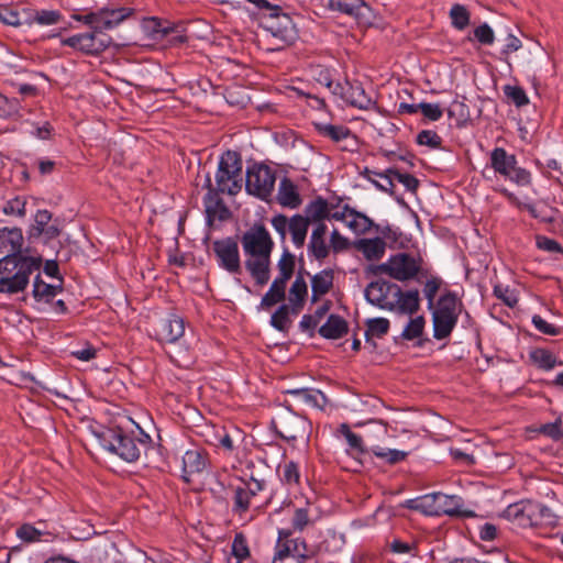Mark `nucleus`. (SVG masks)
I'll return each mask as SVG.
<instances>
[{"label": "nucleus", "mask_w": 563, "mask_h": 563, "mask_svg": "<svg viewBox=\"0 0 563 563\" xmlns=\"http://www.w3.org/2000/svg\"><path fill=\"white\" fill-rule=\"evenodd\" d=\"M390 177H394V181L404 185V187L411 192H415L419 186L418 179L411 174L400 173L398 169L394 168V172Z\"/></svg>", "instance_id": "57"}, {"label": "nucleus", "mask_w": 563, "mask_h": 563, "mask_svg": "<svg viewBox=\"0 0 563 563\" xmlns=\"http://www.w3.org/2000/svg\"><path fill=\"white\" fill-rule=\"evenodd\" d=\"M275 552L302 562L314 555V551L307 545L302 538H292L291 532L286 530L279 531Z\"/></svg>", "instance_id": "12"}, {"label": "nucleus", "mask_w": 563, "mask_h": 563, "mask_svg": "<svg viewBox=\"0 0 563 563\" xmlns=\"http://www.w3.org/2000/svg\"><path fill=\"white\" fill-rule=\"evenodd\" d=\"M232 554L238 560V563L250 558V549L246 538L242 533H236L232 542Z\"/></svg>", "instance_id": "53"}, {"label": "nucleus", "mask_w": 563, "mask_h": 563, "mask_svg": "<svg viewBox=\"0 0 563 563\" xmlns=\"http://www.w3.org/2000/svg\"><path fill=\"white\" fill-rule=\"evenodd\" d=\"M435 496H438V493L429 494L416 500H411L410 503L412 505L409 507L420 510L428 516H438V498H435Z\"/></svg>", "instance_id": "41"}, {"label": "nucleus", "mask_w": 563, "mask_h": 563, "mask_svg": "<svg viewBox=\"0 0 563 563\" xmlns=\"http://www.w3.org/2000/svg\"><path fill=\"white\" fill-rule=\"evenodd\" d=\"M319 333L325 339H340L347 333V323L340 316L331 314L327 322L319 329Z\"/></svg>", "instance_id": "33"}, {"label": "nucleus", "mask_w": 563, "mask_h": 563, "mask_svg": "<svg viewBox=\"0 0 563 563\" xmlns=\"http://www.w3.org/2000/svg\"><path fill=\"white\" fill-rule=\"evenodd\" d=\"M328 7L332 11L354 18L360 23L368 22L372 16V9L364 0H329Z\"/></svg>", "instance_id": "17"}, {"label": "nucleus", "mask_w": 563, "mask_h": 563, "mask_svg": "<svg viewBox=\"0 0 563 563\" xmlns=\"http://www.w3.org/2000/svg\"><path fill=\"white\" fill-rule=\"evenodd\" d=\"M276 172L264 164H253L246 170L245 189L262 200H267L274 190Z\"/></svg>", "instance_id": "8"}, {"label": "nucleus", "mask_w": 563, "mask_h": 563, "mask_svg": "<svg viewBox=\"0 0 563 563\" xmlns=\"http://www.w3.org/2000/svg\"><path fill=\"white\" fill-rule=\"evenodd\" d=\"M490 165L496 173L506 177L517 165V158L508 154L505 148L496 147L490 153Z\"/></svg>", "instance_id": "27"}, {"label": "nucleus", "mask_w": 563, "mask_h": 563, "mask_svg": "<svg viewBox=\"0 0 563 563\" xmlns=\"http://www.w3.org/2000/svg\"><path fill=\"white\" fill-rule=\"evenodd\" d=\"M372 453L378 459L385 460L389 464H396L406 459L408 455L405 451L394 450V449H384L378 445L374 446Z\"/></svg>", "instance_id": "45"}, {"label": "nucleus", "mask_w": 563, "mask_h": 563, "mask_svg": "<svg viewBox=\"0 0 563 563\" xmlns=\"http://www.w3.org/2000/svg\"><path fill=\"white\" fill-rule=\"evenodd\" d=\"M24 238L19 228L0 229V255L2 257H24L27 254L22 253Z\"/></svg>", "instance_id": "16"}, {"label": "nucleus", "mask_w": 563, "mask_h": 563, "mask_svg": "<svg viewBox=\"0 0 563 563\" xmlns=\"http://www.w3.org/2000/svg\"><path fill=\"white\" fill-rule=\"evenodd\" d=\"M373 224V220H371L364 213L356 211L355 209H352L345 223V225L356 234H364L368 232Z\"/></svg>", "instance_id": "37"}, {"label": "nucleus", "mask_w": 563, "mask_h": 563, "mask_svg": "<svg viewBox=\"0 0 563 563\" xmlns=\"http://www.w3.org/2000/svg\"><path fill=\"white\" fill-rule=\"evenodd\" d=\"M494 295L508 307H515L518 302L516 294L508 287H504L501 285H496L494 287Z\"/></svg>", "instance_id": "60"}, {"label": "nucleus", "mask_w": 563, "mask_h": 563, "mask_svg": "<svg viewBox=\"0 0 563 563\" xmlns=\"http://www.w3.org/2000/svg\"><path fill=\"white\" fill-rule=\"evenodd\" d=\"M272 424L276 433L287 442L303 440L309 437V421L288 408L280 409L273 419Z\"/></svg>", "instance_id": "7"}, {"label": "nucleus", "mask_w": 563, "mask_h": 563, "mask_svg": "<svg viewBox=\"0 0 563 563\" xmlns=\"http://www.w3.org/2000/svg\"><path fill=\"white\" fill-rule=\"evenodd\" d=\"M424 324V318L421 316L410 319L401 333L402 339L410 341L420 338L423 333Z\"/></svg>", "instance_id": "48"}, {"label": "nucleus", "mask_w": 563, "mask_h": 563, "mask_svg": "<svg viewBox=\"0 0 563 563\" xmlns=\"http://www.w3.org/2000/svg\"><path fill=\"white\" fill-rule=\"evenodd\" d=\"M285 296L286 294L284 291L275 289L271 286L268 291L263 296L261 300V307L267 310L275 306L276 303L283 301L285 299Z\"/></svg>", "instance_id": "59"}, {"label": "nucleus", "mask_w": 563, "mask_h": 563, "mask_svg": "<svg viewBox=\"0 0 563 563\" xmlns=\"http://www.w3.org/2000/svg\"><path fill=\"white\" fill-rule=\"evenodd\" d=\"M505 42H506L505 46H504V48L500 52V54H501L500 59H503L506 63H508V55L510 53H514V52H517L518 49H520L521 46H522V43H521V41L517 36H515L511 33H509L506 36Z\"/></svg>", "instance_id": "62"}, {"label": "nucleus", "mask_w": 563, "mask_h": 563, "mask_svg": "<svg viewBox=\"0 0 563 563\" xmlns=\"http://www.w3.org/2000/svg\"><path fill=\"white\" fill-rule=\"evenodd\" d=\"M26 200L23 197H15L5 201L2 211L7 216L23 218L26 213Z\"/></svg>", "instance_id": "50"}, {"label": "nucleus", "mask_w": 563, "mask_h": 563, "mask_svg": "<svg viewBox=\"0 0 563 563\" xmlns=\"http://www.w3.org/2000/svg\"><path fill=\"white\" fill-rule=\"evenodd\" d=\"M43 532L30 523H24L16 530V536L25 542H36L41 540Z\"/></svg>", "instance_id": "58"}, {"label": "nucleus", "mask_w": 563, "mask_h": 563, "mask_svg": "<svg viewBox=\"0 0 563 563\" xmlns=\"http://www.w3.org/2000/svg\"><path fill=\"white\" fill-rule=\"evenodd\" d=\"M449 14H450L452 25L456 30L462 31L470 24L471 15H470V12L466 9V7L463 4H460V3L453 4Z\"/></svg>", "instance_id": "42"}, {"label": "nucleus", "mask_w": 563, "mask_h": 563, "mask_svg": "<svg viewBox=\"0 0 563 563\" xmlns=\"http://www.w3.org/2000/svg\"><path fill=\"white\" fill-rule=\"evenodd\" d=\"M561 424V419H558L555 422L542 426L540 432L555 441L561 440L563 438V430Z\"/></svg>", "instance_id": "64"}, {"label": "nucleus", "mask_w": 563, "mask_h": 563, "mask_svg": "<svg viewBox=\"0 0 563 563\" xmlns=\"http://www.w3.org/2000/svg\"><path fill=\"white\" fill-rule=\"evenodd\" d=\"M394 172V168H388L384 173H378L368 168H365L366 174H374L376 177H379L382 179V184H377V189L388 192L389 195L395 194V181L394 177H390Z\"/></svg>", "instance_id": "52"}, {"label": "nucleus", "mask_w": 563, "mask_h": 563, "mask_svg": "<svg viewBox=\"0 0 563 563\" xmlns=\"http://www.w3.org/2000/svg\"><path fill=\"white\" fill-rule=\"evenodd\" d=\"M309 220H307L303 216L296 214L289 219V233L291 235V241L297 247H302L306 241Z\"/></svg>", "instance_id": "35"}, {"label": "nucleus", "mask_w": 563, "mask_h": 563, "mask_svg": "<svg viewBox=\"0 0 563 563\" xmlns=\"http://www.w3.org/2000/svg\"><path fill=\"white\" fill-rule=\"evenodd\" d=\"M288 394L296 397L298 400L311 407H322L325 402L324 395L317 389L312 388H300V389H291L287 391Z\"/></svg>", "instance_id": "36"}, {"label": "nucleus", "mask_w": 563, "mask_h": 563, "mask_svg": "<svg viewBox=\"0 0 563 563\" xmlns=\"http://www.w3.org/2000/svg\"><path fill=\"white\" fill-rule=\"evenodd\" d=\"M243 251L250 256L245 267L255 282L263 286L269 279L271 253L274 242L264 225L255 224L242 236Z\"/></svg>", "instance_id": "1"}, {"label": "nucleus", "mask_w": 563, "mask_h": 563, "mask_svg": "<svg viewBox=\"0 0 563 563\" xmlns=\"http://www.w3.org/2000/svg\"><path fill=\"white\" fill-rule=\"evenodd\" d=\"M305 218L309 222L323 223L322 221L329 217V205L328 200L322 197H317L311 200L305 208Z\"/></svg>", "instance_id": "34"}, {"label": "nucleus", "mask_w": 563, "mask_h": 563, "mask_svg": "<svg viewBox=\"0 0 563 563\" xmlns=\"http://www.w3.org/2000/svg\"><path fill=\"white\" fill-rule=\"evenodd\" d=\"M308 295V286L301 272L296 276V279L289 289V305L291 307V313L297 316L305 306V300Z\"/></svg>", "instance_id": "23"}, {"label": "nucleus", "mask_w": 563, "mask_h": 563, "mask_svg": "<svg viewBox=\"0 0 563 563\" xmlns=\"http://www.w3.org/2000/svg\"><path fill=\"white\" fill-rule=\"evenodd\" d=\"M438 516L448 515V516H457V517H468L472 516L471 511H465L462 509L463 500L461 497L455 495H445L442 493H438Z\"/></svg>", "instance_id": "21"}, {"label": "nucleus", "mask_w": 563, "mask_h": 563, "mask_svg": "<svg viewBox=\"0 0 563 563\" xmlns=\"http://www.w3.org/2000/svg\"><path fill=\"white\" fill-rule=\"evenodd\" d=\"M475 38L484 44L492 45L495 41L494 31L487 23H483L474 30Z\"/></svg>", "instance_id": "61"}, {"label": "nucleus", "mask_w": 563, "mask_h": 563, "mask_svg": "<svg viewBox=\"0 0 563 563\" xmlns=\"http://www.w3.org/2000/svg\"><path fill=\"white\" fill-rule=\"evenodd\" d=\"M208 465L207 454L199 449H192L185 452L183 456V478L189 483L191 476L202 473Z\"/></svg>", "instance_id": "19"}, {"label": "nucleus", "mask_w": 563, "mask_h": 563, "mask_svg": "<svg viewBox=\"0 0 563 563\" xmlns=\"http://www.w3.org/2000/svg\"><path fill=\"white\" fill-rule=\"evenodd\" d=\"M395 294H400V287L385 280L369 283L364 291L365 298L371 305L390 311L395 310V302H393Z\"/></svg>", "instance_id": "11"}, {"label": "nucleus", "mask_w": 563, "mask_h": 563, "mask_svg": "<svg viewBox=\"0 0 563 563\" xmlns=\"http://www.w3.org/2000/svg\"><path fill=\"white\" fill-rule=\"evenodd\" d=\"M133 13V9L119 8V9H101L99 10V29L101 32L111 30L122 23L126 18Z\"/></svg>", "instance_id": "24"}, {"label": "nucleus", "mask_w": 563, "mask_h": 563, "mask_svg": "<svg viewBox=\"0 0 563 563\" xmlns=\"http://www.w3.org/2000/svg\"><path fill=\"white\" fill-rule=\"evenodd\" d=\"M278 11L279 10L273 11V13H271L266 22V29L283 44H292L297 38V30L292 19L290 15L286 13H279Z\"/></svg>", "instance_id": "13"}, {"label": "nucleus", "mask_w": 563, "mask_h": 563, "mask_svg": "<svg viewBox=\"0 0 563 563\" xmlns=\"http://www.w3.org/2000/svg\"><path fill=\"white\" fill-rule=\"evenodd\" d=\"M277 200L283 207L296 209L301 205L300 195L295 184L287 177H284L278 187Z\"/></svg>", "instance_id": "26"}, {"label": "nucleus", "mask_w": 563, "mask_h": 563, "mask_svg": "<svg viewBox=\"0 0 563 563\" xmlns=\"http://www.w3.org/2000/svg\"><path fill=\"white\" fill-rule=\"evenodd\" d=\"M421 265L422 260L420 257L408 253H398L380 264L377 269L396 280L405 282L416 278L421 271Z\"/></svg>", "instance_id": "9"}, {"label": "nucleus", "mask_w": 563, "mask_h": 563, "mask_svg": "<svg viewBox=\"0 0 563 563\" xmlns=\"http://www.w3.org/2000/svg\"><path fill=\"white\" fill-rule=\"evenodd\" d=\"M216 184L217 188L213 189L211 178L207 174L205 187L208 189V192L205 197V205L209 214L214 212L211 203L217 192L234 196L242 189V159L239 153L227 151L222 154L216 174Z\"/></svg>", "instance_id": "2"}, {"label": "nucleus", "mask_w": 563, "mask_h": 563, "mask_svg": "<svg viewBox=\"0 0 563 563\" xmlns=\"http://www.w3.org/2000/svg\"><path fill=\"white\" fill-rule=\"evenodd\" d=\"M504 92L517 107H522L529 103V99L525 90L519 86L507 85L504 87Z\"/></svg>", "instance_id": "54"}, {"label": "nucleus", "mask_w": 563, "mask_h": 563, "mask_svg": "<svg viewBox=\"0 0 563 563\" xmlns=\"http://www.w3.org/2000/svg\"><path fill=\"white\" fill-rule=\"evenodd\" d=\"M417 142L420 145H426L430 148H439L441 146V136L431 130H423L418 133Z\"/></svg>", "instance_id": "55"}, {"label": "nucleus", "mask_w": 563, "mask_h": 563, "mask_svg": "<svg viewBox=\"0 0 563 563\" xmlns=\"http://www.w3.org/2000/svg\"><path fill=\"white\" fill-rule=\"evenodd\" d=\"M251 498L252 496L242 486L236 487L233 496V511L240 516L245 514L250 509Z\"/></svg>", "instance_id": "46"}, {"label": "nucleus", "mask_w": 563, "mask_h": 563, "mask_svg": "<svg viewBox=\"0 0 563 563\" xmlns=\"http://www.w3.org/2000/svg\"><path fill=\"white\" fill-rule=\"evenodd\" d=\"M319 518V508L314 504L307 501L303 507L295 509L291 525L295 530L303 531L308 526L313 525Z\"/></svg>", "instance_id": "22"}, {"label": "nucleus", "mask_w": 563, "mask_h": 563, "mask_svg": "<svg viewBox=\"0 0 563 563\" xmlns=\"http://www.w3.org/2000/svg\"><path fill=\"white\" fill-rule=\"evenodd\" d=\"M291 313V307L288 305H282L271 317V325L278 331L287 332L290 328L291 320L289 314Z\"/></svg>", "instance_id": "40"}, {"label": "nucleus", "mask_w": 563, "mask_h": 563, "mask_svg": "<svg viewBox=\"0 0 563 563\" xmlns=\"http://www.w3.org/2000/svg\"><path fill=\"white\" fill-rule=\"evenodd\" d=\"M500 516L518 527L528 528L544 523V519L550 518L551 514L540 503L520 500L509 505Z\"/></svg>", "instance_id": "6"}, {"label": "nucleus", "mask_w": 563, "mask_h": 563, "mask_svg": "<svg viewBox=\"0 0 563 563\" xmlns=\"http://www.w3.org/2000/svg\"><path fill=\"white\" fill-rule=\"evenodd\" d=\"M30 21L27 25L36 23L38 25L48 26L57 24L62 20V14L57 10H40L30 11Z\"/></svg>", "instance_id": "39"}, {"label": "nucleus", "mask_w": 563, "mask_h": 563, "mask_svg": "<svg viewBox=\"0 0 563 563\" xmlns=\"http://www.w3.org/2000/svg\"><path fill=\"white\" fill-rule=\"evenodd\" d=\"M530 360L541 369H552L556 365H561V362H558L556 356L545 349H536L530 352Z\"/></svg>", "instance_id": "38"}, {"label": "nucleus", "mask_w": 563, "mask_h": 563, "mask_svg": "<svg viewBox=\"0 0 563 563\" xmlns=\"http://www.w3.org/2000/svg\"><path fill=\"white\" fill-rule=\"evenodd\" d=\"M355 249L368 261L380 260L386 250V242L382 238L361 239L355 242Z\"/></svg>", "instance_id": "25"}, {"label": "nucleus", "mask_w": 563, "mask_h": 563, "mask_svg": "<svg viewBox=\"0 0 563 563\" xmlns=\"http://www.w3.org/2000/svg\"><path fill=\"white\" fill-rule=\"evenodd\" d=\"M33 276L34 280L32 294L37 301L49 302L62 290V285H51L45 283L41 278L40 271L36 272Z\"/></svg>", "instance_id": "32"}, {"label": "nucleus", "mask_w": 563, "mask_h": 563, "mask_svg": "<svg viewBox=\"0 0 563 563\" xmlns=\"http://www.w3.org/2000/svg\"><path fill=\"white\" fill-rule=\"evenodd\" d=\"M327 232L328 228L324 223H318L311 232L308 251L317 261H323L330 253V247L325 241Z\"/></svg>", "instance_id": "20"}, {"label": "nucleus", "mask_w": 563, "mask_h": 563, "mask_svg": "<svg viewBox=\"0 0 563 563\" xmlns=\"http://www.w3.org/2000/svg\"><path fill=\"white\" fill-rule=\"evenodd\" d=\"M62 44L73 47L86 55H98L106 51L111 44V37L101 32L99 24L95 25L91 32L76 34L62 40Z\"/></svg>", "instance_id": "10"}, {"label": "nucleus", "mask_w": 563, "mask_h": 563, "mask_svg": "<svg viewBox=\"0 0 563 563\" xmlns=\"http://www.w3.org/2000/svg\"><path fill=\"white\" fill-rule=\"evenodd\" d=\"M21 102L16 98H8L0 92V118L20 117Z\"/></svg>", "instance_id": "43"}, {"label": "nucleus", "mask_w": 563, "mask_h": 563, "mask_svg": "<svg viewBox=\"0 0 563 563\" xmlns=\"http://www.w3.org/2000/svg\"><path fill=\"white\" fill-rule=\"evenodd\" d=\"M185 333L184 319L176 314H170L162 319L156 329V336L161 342L175 343Z\"/></svg>", "instance_id": "18"}, {"label": "nucleus", "mask_w": 563, "mask_h": 563, "mask_svg": "<svg viewBox=\"0 0 563 563\" xmlns=\"http://www.w3.org/2000/svg\"><path fill=\"white\" fill-rule=\"evenodd\" d=\"M506 178L522 187L529 186L531 184L530 172L517 165L510 170Z\"/></svg>", "instance_id": "56"}, {"label": "nucleus", "mask_w": 563, "mask_h": 563, "mask_svg": "<svg viewBox=\"0 0 563 563\" xmlns=\"http://www.w3.org/2000/svg\"><path fill=\"white\" fill-rule=\"evenodd\" d=\"M42 257H1L0 294L13 296L24 292L33 275L41 269Z\"/></svg>", "instance_id": "3"}, {"label": "nucleus", "mask_w": 563, "mask_h": 563, "mask_svg": "<svg viewBox=\"0 0 563 563\" xmlns=\"http://www.w3.org/2000/svg\"><path fill=\"white\" fill-rule=\"evenodd\" d=\"M333 286V273L330 269H323L311 277V301L317 302L322 296L328 294Z\"/></svg>", "instance_id": "28"}, {"label": "nucleus", "mask_w": 563, "mask_h": 563, "mask_svg": "<svg viewBox=\"0 0 563 563\" xmlns=\"http://www.w3.org/2000/svg\"><path fill=\"white\" fill-rule=\"evenodd\" d=\"M366 340H368L369 336L383 338L389 330V321L386 318L368 319L366 321Z\"/></svg>", "instance_id": "44"}, {"label": "nucleus", "mask_w": 563, "mask_h": 563, "mask_svg": "<svg viewBox=\"0 0 563 563\" xmlns=\"http://www.w3.org/2000/svg\"><path fill=\"white\" fill-rule=\"evenodd\" d=\"M103 449L118 454L122 460L132 463L139 460L142 448H145L150 437L145 439H134L123 431L120 427H112L99 435Z\"/></svg>", "instance_id": "4"}, {"label": "nucleus", "mask_w": 563, "mask_h": 563, "mask_svg": "<svg viewBox=\"0 0 563 563\" xmlns=\"http://www.w3.org/2000/svg\"><path fill=\"white\" fill-rule=\"evenodd\" d=\"M461 307L462 303L454 292L449 291L439 298L432 313L433 336L437 340H443L451 334L461 313Z\"/></svg>", "instance_id": "5"}, {"label": "nucleus", "mask_w": 563, "mask_h": 563, "mask_svg": "<svg viewBox=\"0 0 563 563\" xmlns=\"http://www.w3.org/2000/svg\"><path fill=\"white\" fill-rule=\"evenodd\" d=\"M212 247L222 268L231 274L241 272L239 246L233 239L214 241Z\"/></svg>", "instance_id": "14"}, {"label": "nucleus", "mask_w": 563, "mask_h": 563, "mask_svg": "<svg viewBox=\"0 0 563 563\" xmlns=\"http://www.w3.org/2000/svg\"><path fill=\"white\" fill-rule=\"evenodd\" d=\"M333 95H339L346 103L362 110H368L374 104L361 85L335 82Z\"/></svg>", "instance_id": "15"}, {"label": "nucleus", "mask_w": 563, "mask_h": 563, "mask_svg": "<svg viewBox=\"0 0 563 563\" xmlns=\"http://www.w3.org/2000/svg\"><path fill=\"white\" fill-rule=\"evenodd\" d=\"M277 267L279 272L277 277L284 278L288 282L295 271V256L288 251H285L278 261Z\"/></svg>", "instance_id": "51"}, {"label": "nucleus", "mask_w": 563, "mask_h": 563, "mask_svg": "<svg viewBox=\"0 0 563 563\" xmlns=\"http://www.w3.org/2000/svg\"><path fill=\"white\" fill-rule=\"evenodd\" d=\"M30 11L12 4H0V21L7 25L20 26L30 21Z\"/></svg>", "instance_id": "29"}, {"label": "nucleus", "mask_w": 563, "mask_h": 563, "mask_svg": "<svg viewBox=\"0 0 563 563\" xmlns=\"http://www.w3.org/2000/svg\"><path fill=\"white\" fill-rule=\"evenodd\" d=\"M440 286H441V279H439L437 277H432V278L428 279L424 285L423 294H424L426 298L428 299V303H429L430 308L433 306L434 298L437 296V292L440 289Z\"/></svg>", "instance_id": "63"}, {"label": "nucleus", "mask_w": 563, "mask_h": 563, "mask_svg": "<svg viewBox=\"0 0 563 563\" xmlns=\"http://www.w3.org/2000/svg\"><path fill=\"white\" fill-rule=\"evenodd\" d=\"M280 478L287 485L299 484L300 473L298 464L294 461H288L280 466Z\"/></svg>", "instance_id": "49"}, {"label": "nucleus", "mask_w": 563, "mask_h": 563, "mask_svg": "<svg viewBox=\"0 0 563 563\" xmlns=\"http://www.w3.org/2000/svg\"><path fill=\"white\" fill-rule=\"evenodd\" d=\"M339 431L345 438L350 449L354 453L362 454L365 452L362 438L358 434L352 432L346 423H342L339 428Z\"/></svg>", "instance_id": "47"}, {"label": "nucleus", "mask_w": 563, "mask_h": 563, "mask_svg": "<svg viewBox=\"0 0 563 563\" xmlns=\"http://www.w3.org/2000/svg\"><path fill=\"white\" fill-rule=\"evenodd\" d=\"M313 126L319 135L327 137L335 143L344 141L352 135L349 128L324 122H313Z\"/></svg>", "instance_id": "31"}, {"label": "nucleus", "mask_w": 563, "mask_h": 563, "mask_svg": "<svg viewBox=\"0 0 563 563\" xmlns=\"http://www.w3.org/2000/svg\"><path fill=\"white\" fill-rule=\"evenodd\" d=\"M393 302L399 312L412 314L419 309V291L415 289L404 292L400 289V294L394 295Z\"/></svg>", "instance_id": "30"}]
</instances>
